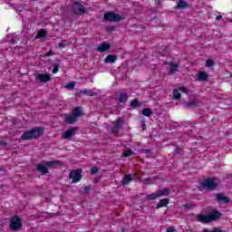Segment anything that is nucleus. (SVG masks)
<instances>
[{"label":"nucleus","mask_w":232,"mask_h":232,"mask_svg":"<svg viewBox=\"0 0 232 232\" xmlns=\"http://www.w3.org/2000/svg\"><path fill=\"white\" fill-rule=\"evenodd\" d=\"M69 179H71L72 184H77L82 179V169H76L69 173Z\"/></svg>","instance_id":"obj_6"},{"label":"nucleus","mask_w":232,"mask_h":232,"mask_svg":"<svg viewBox=\"0 0 232 232\" xmlns=\"http://www.w3.org/2000/svg\"><path fill=\"white\" fill-rule=\"evenodd\" d=\"M178 68H179V64L170 63V69H169V74L173 75V73L177 72Z\"/></svg>","instance_id":"obj_26"},{"label":"nucleus","mask_w":232,"mask_h":232,"mask_svg":"<svg viewBox=\"0 0 232 232\" xmlns=\"http://www.w3.org/2000/svg\"><path fill=\"white\" fill-rule=\"evenodd\" d=\"M220 217H222V214L218 210H213L208 215H198L197 220L201 224H211V222L220 219Z\"/></svg>","instance_id":"obj_1"},{"label":"nucleus","mask_w":232,"mask_h":232,"mask_svg":"<svg viewBox=\"0 0 232 232\" xmlns=\"http://www.w3.org/2000/svg\"><path fill=\"white\" fill-rule=\"evenodd\" d=\"M0 146H6V141H4V140L0 141Z\"/></svg>","instance_id":"obj_48"},{"label":"nucleus","mask_w":232,"mask_h":232,"mask_svg":"<svg viewBox=\"0 0 232 232\" xmlns=\"http://www.w3.org/2000/svg\"><path fill=\"white\" fill-rule=\"evenodd\" d=\"M156 5L159 6V5H160V0H157Z\"/></svg>","instance_id":"obj_51"},{"label":"nucleus","mask_w":232,"mask_h":232,"mask_svg":"<svg viewBox=\"0 0 232 232\" xmlns=\"http://www.w3.org/2000/svg\"><path fill=\"white\" fill-rule=\"evenodd\" d=\"M217 202L218 203H224V204H229L231 202V199L229 198L224 196L222 193L216 194Z\"/></svg>","instance_id":"obj_12"},{"label":"nucleus","mask_w":232,"mask_h":232,"mask_svg":"<svg viewBox=\"0 0 232 232\" xmlns=\"http://www.w3.org/2000/svg\"><path fill=\"white\" fill-rule=\"evenodd\" d=\"M44 37H46V31H44V29H42L37 32V34L34 37V39H44Z\"/></svg>","instance_id":"obj_24"},{"label":"nucleus","mask_w":232,"mask_h":232,"mask_svg":"<svg viewBox=\"0 0 232 232\" xmlns=\"http://www.w3.org/2000/svg\"><path fill=\"white\" fill-rule=\"evenodd\" d=\"M131 180H133V178L131 177V175H126L122 179L121 184H122V186H126V185L130 184L131 182Z\"/></svg>","instance_id":"obj_22"},{"label":"nucleus","mask_w":232,"mask_h":232,"mask_svg":"<svg viewBox=\"0 0 232 232\" xmlns=\"http://www.w3.org/2000/svg\"><path fill=\"white\" fill-rule=\"evenodd\" d=\"M122 122H124V120L122 118H120L116 121H114L112 122L114 128H117L119 130V128H121V124H122Z\"/></svg>","instance_id":"obj_28"},{"label":"nucleus","mask_w":232,"mask_h":232,"mask_svg":"<svg viewBox=\"0 0 232 232\" xmlns=\"http://www.w3.org/2000/svg\"><path fill=\"white\" fill-rule=\"evenodd\" d=\"M216 19H217V21H220V19H222V15H218V16L216 17Z\"/></svg>","instance_id":"obj_49"},{"label":"nucleus","mask_w":232,"mask_h":232,"mask_svg":"<svg viewBox=\"0 0 232 232\" xmlns=\"http://www.w3.org/2000/svg\"><path fill=\"white\" fill-rule=\"evenodd\" d=\"M169 191H171V189L169 188H165L163 189L157 190L158 196L160 198V197H168V196H169Z\"/></svg>","instance_id":"obj_17"},{"label":"nucleus","mask_w":232,"mask_h":232,"mask_svg":"<svg viewBox=\"0 0 232 232\" xmlns=\"http://www.w3.org/2000/svg\"><path fill=\"white\" fill-rule=\"evenodd\" d=\"M23 227V222L21 221V218L18 216H14L10 220V230L11 231H18Z\"/></svg>","instance_id":"obj_7"},{"label":"nucleus","mask_w":232,"mask_h":232,"mask_svg":"<svg viewBox=\"0 0 232 232\" xmlns=\"http://www.w3.org/2000/svg\"><path fill=\"white\" fill-rule=\"evenodd\" d=\"M172 95H173L174 101H180V98L182 97V94L177 89H175L172 92Z\"/></svg>","instance_id":"obj_25"},{"label":"nucleus","mask_w":232,"mask_h":232,"mask_svg":"<svg viewBox=\"0 0 232 232\" xmlns=\"http://www.w3.org/2000/svg\"><path fill=\"white\" fill-rule=\"evenodd\" d=\"M117 62V55L109 54L104 58V63L106 64H113V63Z\"/></svg>","instance_id":"obj_14"},{"label":"nucleus","mask_w":232,"mask_h":232,"mask_svg":"<svg viewBox=\"0 0 232 232\" xmlns=\"http://www.w3.org/2000/svg\"><path fill=\"white\" fill-rule=\"evenodd\" d=\"M159 198H160L159 193L156 191L155 193L148 195L147 196V200H155Z\"/></svg>","instance_id":"obj_29"},{"label":"nucleus","mask_w":232,"mask_h":232,"mask_svg":"<svg viewBox=\"0 0 232 232\" xmlns=\"http://www.w3.org/2000/svg\"><path fill=\"white\" fill-rule=\"evenodd\" d=\"M180 92H188V89L186 87H179Z\"/></svg>","instance_id":"obj_47"},{"label":"nucleus","mask_w":232,"mask_h":232,"mask_svg":"<svg viewBox=\"0 0 232 232\" xmlns=\"http://www.w3.org/2000/svg\"><path fill=\"white\" fill-rule=\"evenodd\" d=\"M166 232H175V227H169V228L167 229Z\"/></svg>","instance_id":"obj_42"},{"label":"nucleus","mask_w":232,"mask_h":232,"mask_svg":"<svg viewBox=\"0 0 232 232\" xmlns=\"http://www.w3.org/2000/svg\"><path fill=\"white\" fill-rule=\"evenodd\" d=\"M215 178H208L201 182V188L203 189H207V191H215L217 188H218V184L215 182Z\"/></svg>","instance_id":"obj_4"},{"label":"nucleus","mask_w":232,"mask_h":232,"mask_svg":"<svg viewBox=\"0 0 232 232\" xmlns=\"http://www.w3.org/2000/svg\"><path fill=\"white\" fill-rule=\"evenodd\" d=\"M72 115H73L75 118L79 119L81 115H82V111H81V107H75L72 110Z\"/></svg>","instance_id":"obj_21"},{"label":"nucleus","mask_w":232,"mask_h":232,"mask_svg":"<svg viewBox=\"0 0 232 232\" xmlns=\"http://www.w3.org/2000/svg\"><path fill=\"white\" fill-rule=\"evenodd\" d=\"M206 66L207 68H211L212 66H215V61L208 59L206 61Z\"/></svg>","instance_id":"obj_32"},{"label":"nucleus","mask_w":232,"mask_h":232,"mask_svg":"<svg viewBox=\"0 0 232 232\" xmlns=\"http://www.w3.org/2000/svg\"><path fill=\"white\" fill-rule=\"evenodd\" d=\"M189 6V4L186 1L179 0L177 2L176 8H179V10H184V8H188Z\"/></svg>","instance_id":"obj_18"},{"label":"nucleus","mask_w":232,"mask_h":232,"mask_svg":"<svg viewBox=\"0 0 232 232\" xmlns=\"http://www.w3.org/2000/svg\"><path fill=\"white\" fill-rule=\"evenodd\" d=\"M111 133H118L119 132V129L116 128V127H112V128H111Z\"/></svg>","instance_id":"obj_39"},{"label":"nucleus","mask_w":232,"mask_h":232,"mask_svg":"<svg viewBox=\"0 0 232 232\" xmlns=\"http://www.w3.org/2000/svg\"><path fill=\"white\" fill-rule=\"evenodd\" d=\"M12 44H17V39H11Z\"/></svg>","instance_id":"obj_46"},{"label":"nucleus","mask_w":232,"mask_h":232,"mask_svg":"<svg viewBox=\"0 0 232 232\" xmlns=\"http://www.w3.org/2000/svg\"><path fill=\"white\" fill-rule=\"evenodd\" d=\"M96 173H99V169L97 167H93L91 169V175H95Z\"/></svg>","instance_id":"obj_36"},{"label":"nucleus","mask_w":232,"mask_h":232,"mask_svg":"<svg viewBox=\"0 0 232 232\" xmlns=\"http://www.w3.org/2000/svg\"><path fill=\"white\" fill-rule=\"evenodd\" d=\"M111 48V45L106 42H103L100 44V46L97 47V52H100L101 53H103V52H108Z\"/></svg>","instance_id":"obj_13"},{"label":"nucleus","mask_w":232,"mask_h":232,"mask_svg":"<svg viewBox=\"0 0 232 232\" xmlns=\"http://www.w3.org/2000/svg\"><path fill=\"white\" fill-rule=\"evenodd\" d=\"M43 164H38L36 166V171L41 173V175L48 174V168H55V166H61L62 162L60 160L45 161Z\"/></svg>","instance_id":"obj_3"},{"label":"nucleus","mask_w":232,"mask_h":232,"mask_svg":"<svg viewBox=\"0 0 232 232\" xmlns=\"http://www.w3.org/2000/svg\"><path fill=\"white\" fill-rule=\"evenodd\" d=\"M79 119H77L74 115L71 114L69 116H65L64 121L66 124H75Z\"/></svg>","instance_id":"obj_15"},{"label":"nucleus","mask_w":232,"mask_h":232,"mask_svg":"<svg viewBox=\"0 0 232 232\" xmlns=\"http://www.w3.org/2000/svg\"><path fill=\"white\" fill-rule=\"evenodd\" d=\"M44 133V129L43 127H35L30 130L24 132L22 135V140H32L43 137Z\"/></svg>","instance_id":"obj_2"},{"label":"nucleus","mask_w":232,"mask_h":232,"mask_svg":"<svg viewBox=\"0 0 232 232\" xmlns=\"http://www.w3.org/2000/svg\"><path fill=\"white\" fill-rule=\"evenodd\" d=\"M35 77L39 82H50V81H52L50 74L38 73Z\"/></svg>","instance_id":"obj_11"},{"label":"nucleus","mask_w":232,"mask_h":232,"mask_svg":"<svg viewBox=\"0 0 232 232\" xmlns=\"http://www.w3.org/2000/svg\"><path fill=\"white\" fill-rule=\"evenodd\" d=\"M77 96L79 95H87V97H97V92L92 91V90H80L77 92Z\"/></svg>","instance_id":"obj_10"},{"label":"nucleus","mask_w":232,"mask_h":232,"mask_svg":"<svg viewBox=\"0 0 232 232\" xmlns=\"http://www.w3.org/2000/svg\"><path fill=\"white\" fill-rule=\"evenodd\" d=\"M119 102L126 104L128 102V93L121 92L118 98Z\"/></svg>","instance_id":"obj_19"},{"label":"nucleus","mask_w":232,"mask_h":232,"mask_svg":"<svg viewBox=\"0 0 232 232\" xmlns=\"http://www.w3.org/2000/svg\"><path fill=\"white\" fill-rule=\"evenodd\" d=\"M208 77L209 75H208V73L201 71L198 74V81L206 82L208 81Z\"/></svg>","instance_id":"obj_20"},{"label":"nucleus","mask_w":232,"mask_h":232,"mask_svg":"<svg viewBox=\"0 0 232 232\" xmlns=\"http://www.w3.org/2000/svg\"><path fill=\"white\" fill-rule=\"evenodd\" d=\"M66 44L64 43L59 44V48H65Z\"/></svg>","instance_id":"obj_45"},{"label":"nucleus","mask_w":232,"mask_h":232,"mask_svg":"<svg viewBox=\"0 0 232 232\" xmlns=\"http://www.w3.org/2000/svg\"><path fill=\"white\" fill-rule=\"evenodd\" d=\"M77 130H79V128L77 127H72L70 129H68L63 135L62 136V139H72V137H73V133H75V131H77Z\"/></svg>","instance_id":"obj_9"},{"label":"nucleus","mask_w":232,"mask_h":232,"mask_svg":"<svg viewBox=\"0 0 232 232\" xmlns=\"http://www.w3.org/2000/svg\"><path fill=\"white\" fill-rule=\"evenodd\" d=\"M90 189H92V186H86V187L84 188V191H85V193H86L87 195L90 194Z\"/></svg>","instance_id":"obj_38"},{"label":"nucleus","mask_w":232,"mask_h":232,"mask_svg":"<svg viewBox=\"0 0 232 232\" xmlns=\"http://www.w3.org/2000/svg\"><path fill=\"white\" fill-rule=\"evenodd\" d=\"M144 184H155V178H147L143 179Z\"/></svg>","instance_id":"obj_31"},{"label":"nucleus","mask_w":232,"mask_h":232,"mask_svg":"<svg viewBox=\"0 0 232 232\" xmlns=\"http://www.w3.org/2000/svg\"><path fill=\"white\" fill-rule=\"evenodd\" d=\"M66 90H73L75 88V82H72L65 85Z\"/></svg>","instance_id":"obj_33"},{"label":"nucleus","mask_w":232,"mask_h":232,"mask_svg":"<svg viewBox=\"0 0 232 232\" xmlns=\"http://www.w3.org/2000/svg\"><path fill=\"white\" fill-rule=\"evenodd\" d=\"M133 153V150H128L123 154V157H131V154Z\"/></svg>","instance_id":"obj_37"},{"label":"nucleus","mask_w":232,"mask_h":232,"mask_svg":"<svg viewBox=\"0 0 232 232\" xmlns=\"http://www.w3.org/2000/svg\"><path fill=\"white\" fill-rule=\"evenodd\" d=\"M53 69L52 72L57 73V72H59V66H60L59 63H53Z\"/></svg>","instance_id":"obj_34"},{"label":"nucleus","mask_w":232,"mask_h":232,"mask_svg":"<svg viewBox=\"0 0 232 232\" xmlns=\"http://www.w3.org/2000/svg\"><path fill=\"white\" fill-rule=\"evenodd\" d=\"M141 128H142V130H146V122L145 121H141Z\"/></svg>","instance_id":"obj_44"},{"label":"nucleus","mask_w":232,"mask_h":232,"mask_svg":"<svg viewBox=\"0 0 232 232\" xmlns=\"http://www.w3.org/2000/svg\"><path fill=\"white\" fill-rule=\"evenodd\" d=\"M198 107V102L197 101H190L187 103V108L192 109Z\"/></svg>","instance_id":"obj_27"},{"label":"nucleus","mask_w":232,"mask_h":232,"mask_svg":"<svg viewBox=\"0 0 232 232\" xmlns=\"http://www.w3.org/2000/svg\"><path fill=\"white\" fill-rule=\"evenodd\" d=\"M71 12L75 15H82V14H86V8L84 5L79 2H73Z\"/></svg>","instance_id":"obj_8"},{"label":"nucleus","mask_w":232,"mask_h":232,"mask_svg":"<svg viewBox=\"0 0 232 232\" xmlns=\"http://www.w3.org/2000/svg\"><path fill=\"white\" fill-rule=\"evenodd\" d=\"M141 114L144 115V117H151V115H153V111L150 108H144L141 111Z\"/></svg>","instance_id":"obj_23"},{"label":"nucleus","mask_w":232,"mask_h":232,"mask_svg":"<svg viewBox=\"0 0 232 232\" xmlns=\"http://www.w3.org/2000/svg\"><path fill=\"white\" fill-rule=\"evenodd\" d=\"M53 55V51L50 50L46 54H45V57H50Z\"/></svg>","instance_id":"obj_40"},{"label":"nucleus","mask_w":232,"mask_h":232,"mask_svg":"<svg viewBox=\"0 0 232 232\" xmlns=\"http://www.w3.org/2000/svg\"><path fill=\"white\" fill-rule=\"evenodd\" d=\"M121 232H125V231H124V228H121Z\"/></svg>","instance_id":"obj_52"},{"label":"nucleus","mask_w":232,"mask_h":232,"mask_svg":"<svg viewBox=\"0 0 232 232\" xmlns=\"http://www.w3.org/2000/svg\"><path fill=\"white\" fill-rule=\"evenodd\" d=\"M107 30H108V32H113V31L115 30V27H113V26H109V27L107 28Z\"/></svg>","instance_id":"obj_43"},{"label":"nucleus","mask_w":232,"mask_h":232,"mask_svg":"<svg viewBox=\"0 0 232 232\" xmlns=\"http://www.w3.org/2000/svg\"><path fill=\"white\" fill-rule=\"evenodd\" d=\"M139 106H140V104H139L138 99H134L130 102V108H133V110H136V108H139Z\"/></svg>","instance_id":"obj_30"},{"label":"nucleus","mask_w":232,"mask_h":232,"mask_svg":"<svg viewBox=\"0 0 232 232\" xmlns=\"http://www.w3.org/2000/svg\"><path fill=\"white\" fill-rule=\"evenodd\" d=\"M203 232H224V230H222V229H220V228H218V227H216L214 230H209V229H208V228H205L204 230H203Z\"/></svg>","instance_id":"obj_35"},{"label":"nucleus","mask_w":232,"mask_h":232,"mask_svg":"<svg viewBox=\"0 0 232 232\" xmlns=\"http://www.w3.org/2000/svg\"><path fill=\"white\" fill-rule=\"evenodd\" d=\"M144 153H150V150L145 149V150H144Z\"/></svg>","instance_id":"obj_50"},{"label":"nucleus","mask_w":232,"mask_h":232,"mask_svg":"<svg viewBox=\"0 0 232 232\" xmlns=\"http://www.w3.org/2000/svg\"><path fill=\"white\" fill-rule=\"evenodd\" d=\"M183 206H184L185 209H191L192 208L191 205H189V204H185Z\"/></svg>","instance_id":"obj_41"},{"label":"nucleus","mask_w":232,"mask_h":232,"mask_svg":"<svg viewBox=\"0 0 232 232\" xmlns=\"http://www.w3.org/2000/svg\"><path fill=\"white\" fill-rule=\"evenodd\" d=\"M169 204V198L160 199V202L156 205V209H160V208H166Z\"/></svg>","instance_id":"obj_16"},{"label":"nucleus","mask_w":232,"mask_h":232,"mask_svg":"<svg viewBox=\"0 0 232 232\" xmlns=\"http://www.w3.org/2000/svg\"><path fill=\"white\" fill-rule=\"evenodd\" d=\"M103 19L109 21V23H119L120 21H122V16L113 12H107L103 14Z\"/></svg>","instance_id":"obj_5"}]
</instances>
